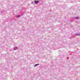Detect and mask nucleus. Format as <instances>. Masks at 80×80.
<instances>
[{
    "mask_svg": "<svg viewBox=\"0 0 80 80\" xmlns=\"http://www.w3.org/2000/svg\"><path fill=\"white\" fill-rule=\"evenodd\" d=\"M38 2H39V1L38 0H36L34 1V3L35 4H37Z\"/></svg>",
    "mask_w": 80,
    "mask_h": 80,
    "instance_id": "obj_1",
    "label": "nucleus"
},
{
    "mask_svg": "<svg viewBox=\"0 0 80 80\" xmlns=\"http://www.w3.org/2000/svg\"><path fill=\"white\" fill-rule=\"evenodd\" d=\"M38 65H39V64H35L34 66V67H37V66H38Z\"/></svg>",
    "mask_w": 80,
    "mask_h": 80,
    "instance_id": "obj_2",
    "label": "nucleus"
},
{
    "mask_svg": "<svg viewBox=\"0 0 80 80\" xmlns=\"http://www.w3.org/2000/svg\"><path fill=\"white\" fill-rule=\"evenodd\" d=\"M75 18L76 19H78V18H79V17H75Z\"/></svg>",
    "mask_w": 80,
    "mask_h": 80,
    "instance_id": "obj_3",
    "label": "nucleus"
},
{
    "mask_svg": "<svg viewBox=\"0 0 80 80\" xmlns=\"http://www.w3.org/2000/svg\"><path fill=\"white\" fill-rule=\"evenodd\" d=\"M17 48H14V50H16V49H17Z\"/></svg>",
    "mask_w": 80,
    "mask_h": 80,
    "instance_id": "obj_4",
    "label": "nucleus"
},
{
    "mask_svg": "<svg viewBox=\"0 0 80 80\" xmlns=\"http://www.w3.org/2000/svg\"><path fill=\"white\" fill-rule=\"evenodd\" d=\"M17 17H20V16H19V15H18V16H17Z\"/></svg>",
    "mask_w": 80,
    "mask_h": 80,
    "instance_id": "obj_5",
    "label": "nucleus"
}]
</instances>
